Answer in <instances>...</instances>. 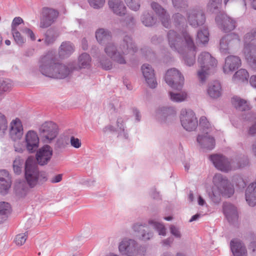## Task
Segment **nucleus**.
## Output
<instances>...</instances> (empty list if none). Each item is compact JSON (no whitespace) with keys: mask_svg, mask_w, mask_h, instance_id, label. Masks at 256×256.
<instances>
[{"mask_svg":"<svg viewBox=\"0 0 256 256\" xmlns=\"http://www.w3.org/2000/svg\"><path fill=\"white\" fill-rule=\"evenodd\" d=\"M148 223L154 228L156 229L160 235H166V230L163 224L154 220H150Z\"/></svg>","mask_w":256,"mask_h":256,"instance_id":"37","label":"nucleus"},{"mask_svg":"<svg viewBox=\"0 0 256 256\" xmlns=\"http://www.w3.org/2000/svg\"><path fill=\"white\" fill-rule=\"evenodd\" d=\"M232 103L236 108L238 110L244 111L250 108L247 102L238 96H234L232 98Z\"/></svg>","mask_w":256,"mask_h":256,"instance_id":"32","label":"nucleus"},{"mask_svg":"<svg viewBox=\"0 0 256 256\" xmlns=\"http://www.w3.org/2000/svg\"><path fill=\"white\" fill-rule=\"evenodd\" d=\"M208 95L212 98H218L222 94V87L220 83L218 81H214L210 84L208 89Z\"/></svg>","mask_w":256,"mask_h":256,"instance_id":"30","label":"nucleus"},{"mask_svg":"<svg viewBox=\"0 0 256 256\" xmlns=\"http://www.w3.org/2000/svg\"><path fill=\"white\" fill-rule=\"evenodd\" d=\"M224 212L228 221L232 219L236 220L238 218V214L236 208L230 204H224Z\"/></svg>","mask_w":256,"mask_h":256,"instance_id":"29","label":"nucleus"},{"mask_svg":"<svg viewBox=\"0 0 256 256\" xmlns=\"http://www.w3.org/2000/svg\"><path fill=\"white\" fill-rule=\"evenodd\" d=\"M134 230L139 234L138 236L144 240H148L152 236V232H148L149 228L146 226L142 224H136L134 226Z\"/></svg>","mask_w":256,"mask_h":256,"instance_id":"28","label":"nucleus"},{"mask_svg":"<svg viewBox=\"0 0 256 256\" xmlns=\"http://www.w3.org/2000/svg\"><path fill=\"white\" fill-rule=\"evenodd\" d=\"M11 180L8 172L6 170H0V192L4 193L10 188Z\"/></svg>","mask_w":256,"mask_h":256,"instance_id":"24","label":"nucleus"},{"mask_svg":"<svg viewBox=\"0 0 256 256\" xmlns=\"http://www.w3.org/2000/svg\"><path fill=\"white\" fill-rule=\"evenodd\" d=\"M152 7L160 16L162 25L166 28H168L170 26V18L169 16L166 14L164 10L156 2L152 3Z\"/></svg>","mask_w":256,"mask_h":256,"instance_id":"25","label":"nucleus"},{"mask_svg":"<svg viewBox=\"0 0 256 256\" xmlns=\"http://www.w3.org/2000/svg\"><path fill=\"white\" fill-rule=\"evenodd\" d=\"M170 96L172 100L178 102L185 100L188 97L187 93L184 91L180 92H170Z\"/></svg>","mask_w":256,"mask_h":256,"instance_id":"35","label":"nucleus"},{"mask_svg":"<svg viewBox=\"0 0 256 256\" xmlns=\"http://www.w3.org/2000/svg\"><path fill=\"white\" fill-rule=\"evenodd\" d=\"M142 20L143 24L147 26H152L155 23L154 20L150 16H144Z\"/></svg>","mask_w":256,"mask_h":256,"instance_id":"48","label":"nucleus"},{"mask_svg":"<svg viewBox=\"0 0 256 256\" xmlns=\"http://www.w3.org/2000/svg\"><path fill=\"white\" fill-rule=\"evenodd\" d=\"M209 33L207 28H204L202 30L199 31L198 32V39L200 42L205 44L207 42L208 40Z\"/></svg>","mask_w":256,"mask_h":256,"instance_id":"39","label":"nucleus"},{"mask_svg":"<svg viewBox=\"0 0 256 256\" xmlns=\"http://www.w3.org/2000/svg\"><path fill=\"white\" fill-rule=\"evenodd\" d=\"M230 248L234 256H246L247 251L242 244L238 240L230 242Z\"/></svg>","mask_w":256,"mask_h":256,"instance_id":"22","label":"nucleus"},{"mask_svg":"<svg viewBox=\"0 0 256 256\" xmlns=\"http://www.w3.org/2000/svg\"><path fill=\"white\" fill-rule=\"evenodd\" d=\"M106 53L113 60L120 64H124L125 60L123 55L132 54L136 51V47L132 43V38L126 36L120 43L118 48H116L110 41L105 44Z\"/></svg>","mask_w":256,"mask_h":256,"instance_id":"2","label":"nucleus"},{"mask_svg":"<svg viewBox=\"0 0 256 256\" xmlns=\"http://www.w3.org/2000/svg\"><path fill=\"white\" fill-rule=\"evenodd\" d=\"M198 203L200 206H203L205 203L204 200L200 196L198 197Z\"/></svg>","mask_w":256,"mask_h":256,"instance_id":"63","label":"nucleus"},{"mask_svg":"<svg viewBox=\"0 0 256 256\" xmlns=\"http://www.w3.org/2000/svg\"><path fill=\"white\" fill-rule=\"evenodd\" d=\"M200 128L203 133L208 134L212 127L206 116H202L200 120Z\"/></svg>","mask_w":256,"mask_h":256,"instance_id":"36","label":"nucleus"},{"mask_svg":"<svg viewBox=\"0 0 256 256\" xmlns=\"http://www.w3.org/2000/svg\"><path fill=\"white\" fill-rule=\"evenodd\" d=\"M246 199L250 206L256 204V182L248 186L246 192Z\"/></svg>","mask_w":256,"mask_h":256,"instance_id":"26","label":"nucleus"},{"mask_svg":"<svg viewBox=\"0 0 256 256\" xmlns=\"http://www.w3.org/2000/svg\"><path fill=\"white\" fill-rule=\"evenodd\" d=\"M248 72L244 69H240L234 74L232 80L235 82H248Z\"/></svg>","mask_w":256,"mask_h":256,"instance_id":"33","label":"nucleus"},{"mask_svg":"<svg viewBox=\"0 0 256 256\" xmlns=\"http://www.w3.org/2000/svg\"><path fill=\"white\" fill-rule=\"evenodd\" d=\"M90 6L95 8H98L102 7L104 2L105 0H88Z\"/></svg>","mask_w":256,"mask_h":256,"instance_id":"47","label":"nucleus"},{"mask_svg":"<svg viewBox=\"0 0 256 256\" xmlns=\"http://www.w3.org/2000/svg\"><path fill=\"white\" fill-rule=\"evenodd\" d=\"M240 42L238 36L234 34H230L223 37L220 42V50L222 52L226 54L230 47Z\"/></svg>","mask_w":256,"mask_h":256,"instance_id":"15","label":"nucleus"},{"mask_svg":"<svg viewBox=\"0 0 256 256\" xmlns=\"http://www.w3.org/2000/svg\"><path fill=\"white\" fill-rule=\"evenodd\" d=\"M11 211V208L9 204L5 202H0V216L2 218L4 217L3 216L10 214Z\"/></svg>","mask_w":256,"mask_h":256,"instance_id":"42","label":"nucleus"},{"mask_svg":"<svg viewBox=\"0 0 256 256\" xmlns=\"http://www.w3.org/2000/svg\"><path fill=\"white\" fill-rule=\"evenodd\" d=\"M23 20L20 17H16L12 20V30H17L16 27L23 22Z\"/></svg>","mask_w":256,"mask_h":256,"instance_id":"52","label":"nucleus"},{"mask_svg":"<svg viewBox=\"0 0 256 256\" xmlns=\"http://www.w3.org/2000/svg\"><path fill=\"white\" fill-rule=\"evenodd\" d=\"M250 249H252L253 252H256V242H254L250 244Z\"/></svg>","mask_w":256,"mask_h":256,"instance_id":"60","label":"nucleus"},{"mask_svg":"<svg viewBox=\"0 0 256 256\" xmlns=\"http://www.w3.org/2000/svg\"><path fill=\"white\" fill-rule=\"evenodd\" d=\"M200 216V214H196L192 217V218L190 220L189 222H192L193 221H194V220H196Z\"/></svg>","mask_w":256,"mask_h":256,"instance_id":"61","label":"nucleus"},{"mask_svg":"<svg viewBox=\"0 0 256 256\" xmlns=\"http://www.w3.org/2000/svg\"><path fill=\"white\" fill-rule=\"evenodd\" d=\"M96 37L100 44H105L112 40L110 32L104 29H98L96 32Z\"/></svg>","mask_w":256,"mask_h":256,"instance_id":"31","label":"nucleus"},{"mask_svg":"<svg viewBox=\"0 0 256 256\" xmlns=\"http://www.w3.org/2000/svg\"><path fill=\"white\" fill-rule=\"evenodd\" d=\"M217 24L226 32L233 30L236 27V22L226 14H220L216 18Z\"/></svg>","mask_w":256,"mask_h":256,"instance_id":"16","label":"nucleus"},{"mask_svg":"<svg viewBox=\"0 0 256 256\" xmlns=\"http://www.w3.org/2000/svg\"><path fill=\"white\" fill-rule=\"evenodd\" d=\"M23 134V126L18 118L13 120L10 123L9 134L13 141L20 140Z\"/></svg>","mask_w":256,"mask_h":256,"instance_id":"14","label":"nucleus"},{"mask_svg":"<svg viewBox=\"0 0 256 256\" xmlns=\"http://www.w3.org/2000/svg\"><path fill=\"white\" fill-rule=\"evenodd\" d=\"M58 12L52 8H44L42 10L40 27L46 28L50 26L56 19Z\"/></svg>","mask_w":256,"mask_h":256,"instance_id":"12","label":"nucleus"},{"mask_svg":"<svg viewBox=\"0 0 256 256\" xmlns=\"http://www.w3.org/2000/svg\"><path fill=\"white\" fill-rule=\"evenodd\" d=\"M53 154L52 148L46 144L40 148L36 154V162L40 166H45L50 160Z\"/></svg>","mask_w":256,"mask_h":256,"instance_id":"13","label":"nucleus"},{"mask_svg":"<svg viewBox=\"0 0 256 256\" xmlns=\"http://www.w3.org/2000/svg\"><path fill=\"white\" fill-rule=\"evenodd\" d=\"M173 242V239L171 238H169L167 240H165L164 241V244L166 245H169L171 243H172Z\"/></svg>","mask_w":256,"mask_h":256,"instance_id":"62","label":"nucleus"},{"mask_svg":"<svg viewBox=\"0 0 256 256\" xmlns=\"http://www.w3.org/2000/svg\"><path fill=\"white\" fill-rule=\"evenodd\" d=\"M70 142L72 146L76 148H80L82 145L80 140L74 136H72L70 138Z\"/></svg>","mask_w":256,"mask_h":256,"instance_id":"51","label":"nucleus"},{"mask_svg":"<svg viewBox=\"0 0 256 256\" xmlns=\"http://www.w3.org/2000/svg\"><path fill=\"white\" fill-rule=\"evenodd\" d=\"M142 70L146 81L151 88H155L157 85L154 70L148 64H144L142 66Z\"/></svg>","mask_w":256,"mask_h":256,"instance_id":"19","label":"nucleus"},{"mask_svg":"<svg viewBox=\"0 0 256 256\" xmlns=\"http://www.w3.org/2000/svg\"><path fill=\"white\" fill-rule=\"evenodd\" d=\"M210 159L218 170L224 172L230 170V162L224 156L220 154H214L210 156Z\"/></svg>","mask_w":256,"mask_h":256,"instance_id":"20","label":"nucleus"},{"mask_svg":"<svg viewBox=\"0 0 256 256\" xmlns=\"http://www.w3.org/2000/svg\"><path fill=\"white\" fill-rule=\"evenodd\" d=\"M21 162L20 159H16L13 163V168L14 172L19 174L21 172Z\"/></svg>","mask_w":256,"mask_h":256,"instance_id":"49","label":"nucleus"},{"mask_svg":"<svg viewBox=\"0 0 256 256\" xmlns=\"http://www.w3.org/2000/svg\"><path fill=\"white\" fill-rule=\"evenodd\" d=\"M54 41V38L53 37L46 36L45 39V42L46 44L48 45L52 44Z\"/></svg>","mask_w":256,"mask_h":256,"instance_id":"56","label":"nucleus"},{"mask_svg":"<svg viewBox=\"0 0 256 256\" xmlns=\"http://www.w3.org/2000/svg\"><path fill=\"white\" fill-rule=\"evenodd\" d=\"M250 83L252 86L256 88V76H251Z\"/></svg>","mask_w":256,"mask_h":256,"instance_id":"57","label":"nucleus"},{"mask_svg":"<svg viewBox=\"0 0 256 256\" xmlns=\"http://www.w3.org/2000/svg\"><path fill=\"white\" fill-rule=\"evenodd\" d=\"M244 54L247 61L256 70V28L247 33L244 38Z\"/></svg>","mask_w":256,"mask_h":256,"instance_id":"6","label":"nucleus"},{"mask_svg":"<svg viewBox=\"0 0 256 256\" xmlns=\"http://www.w3.org/2000/svg\"><path fill=\"white\" fill-rule=\"evenodd\" d=\"M180 118L182 126L188 131L194 130L198 126L197 118L191 110H182Z\"/></svg>","mask_w":256,"mask_h":256,"instance_id":"10","label":"nucleus"},{"mask_svg":"<svg viewBox=\"0 0 256 256\" xmlns=\"http://www.w3.org/2000/svg\"><path fill=\"white\" fill-rule=\"evenodd\" d=\"M26 148L30 154L34 153L40 146V137L34 130H30L26 134L24 138Z\"/></svg>","mask_w":256,"mask_h":256,"instance_id":"11","label":"nucleus"},{"mask_svg":"<svg viewBox=\"0 0 256 256\" xmlns=\"http://www.w3.org/2000/svg\"><path fill=\"white\" fill-rule=\"evenodd\" d=\"M204 135L199 134L197 138L198 142L201 146L208 150L212 149L215 145V141L213 137L204 133Z\"/></svg>","mask_w":256,"mask_h":256,"instance_id":"23","label":"nucleus"},{"mask_svg":"<svg viewBox=\"0 0 256 256\" xmlns=\"http://www.w3.org/2000/svg\"><path fill=\"white\" fill-rule=\"evenodd\" d=\"M8 128V122L6 116L0 112V134H4Z\"/></svg>","mask_w":256,"mask_h":256,"instance_id":"43","label":"nucleus"},{"mask_svg":"<svg viewBox=\"0 0 256 256\" xmlns=\"http://www.w3.org/2000/svg\"><path fill=\"white\" fill-rule=\"evenodd\" d=\"M174 19L177 22L180 20V22H182L184 20V18L182 16L181 14H178L174 16Z\"/></svg>","mask_w":256,"mask_h":256,"instance_id":"59","label":"nucleus"},{"mask_svg":"<svg viewBox=\"0 0 256 256\" xmlns=\"http://www.w3.org/2000/svg\"><path fill=\"white\" fill-rule=\"evenodd\" d=\"M40 70L48 77L54 78H64L70 74V70L64 65L56 63L53 60L44 56L41 60Z\"/></svg>","mask_w":256,"mask_h":256,"instance_id":"3","label":"nucleus"},{"mask_svg":"<svg viewBox=\"0 0 256 256\" xmlns=\"http://www.w3.org/2000/svg\"><path fill=\"white\" fill-rule=\"evenodd\" d=\"M213 182L212 195L210 197L214 202H218L221 196L230 197L234 193L233 186L221 174H215L213 178Z\"/></svg>","mask_w":256,"mask_h":256,"instance_id":"5","label":"nucleus"},{"mask_svg":"<svg viewBox=\"0 0 256 256\" xmlns=\"http://www.w3.org/2000/svg\"><path fill=\"white\" fill-rule=\"evenodd\" d=\"M74 50L73 46L70 42H62L59 50L60 56L65 58L70 55Z\"/></svg>","mask_w":256,"mask_h":256,"instance_id":"34","label":"nucleus"},{"mask_svg":"<svg viewBox=\"0 0 256 256\" xmlns=\"http://www.w3.org/2000/svg\"><path fill=\"white\" fill-rule=\"evenodd\" d=\"M198 62L201 70L198 72V76L203 82L206 76L210 74L217 66L216 60L208 52H202L198 58Z\"/></svg>","mask_w":256,"mask_h":256,"instance_id":"7","label":"nucleus"},{"mask_svg":"<svg viewBox=\"0 0 256 256\" xmlns=\"http://www.w3.org/2000/svg\"><path fill=\"white\" fill-rule=\"evenodd\" d=\"M62 174H58L50 178V182L52 184H55L60 182L62 180Z\"/></svg>","mask_w":256,"mask_h":256,"instance_id":"54","label":"nucleus"},{"mask_svg":"<svg viewBox=\"0 0 256 256\" xmlns=\"http://www.w3.org/2000/svg\"><path fill=\"white\" fill-rule=\"evenodd\" d=\"M108 5L114 13L118 15H124L126 12V8L120 0H110Z\"/></svg>","mask_w":256,"mask_h":256,"instance_id":"27","label":"nucleus"},{"mask_svg":"<svg viewBox=\"0 0 256 256\" xmlns=\"http://www.w3.org/2000/svg\"><path fill=\"white\" fill-rule=\"evenodd\" d=\"M25 178L28 184L32 188L38 182H44L47 180V174L45 172L39 171L35 160L29 156L25 163Z\"/></svg>","mask_w":256,"mask_h":256,"instance_id":"4","label":"nucleus"},{"mask_svg":"<svg viewBox=\"0 0 256 256\" xmlns=\"http://www.w3.org/2000/svg\"><path fill=\"white\" fill-rule=\"evenodd\" d=\"M122 123H123V120L121 118L118 119V120H117L118 126L120 127L121 128L122 126Z\"/></svg>","mask_w":256,"mask_h":256,"instance_id":"64","label":"nucleus"},{"mask_svg":"<svg viewBox=\"0 0 256 256\" xmlns=\"http://www.w3.org/2000/svg\"><path fill=\"white\" fill-rule=\"evenodd\" d=\"M128 6L132 10H136L139 9L140 5L138 0H124Z\"/></svg>","mask_w":256,"mask_h":256,"instance_id":"46","label":"nucleus"},{"mask_svg":"<svg viewBox=\"0 0 256 256\" xmlns=\"http://www.w3.org/2000/svg\"><path fill=\"white\" fill-rule=\"evenodd\" d=\"M119 250L128 256H133L136 253V243L134 240H123L119 245Z\"/></svg>","mask_w":256,"mask_h":256,"instance_id":"18","label":"nucleus"},{"mask_svg":"<svg viewBox=\"0 0 256 256\" xmlns=\"http://www.w3.org/2000/svg\"><path fill=\"white\" fill-rule=\"evenodd\" d=\"M166 82L172 88L180 90L184 83V78L176 68L168 70L166 74Z\"/></svg>","mask_w":256,"mask_h":256,"instance_id":"9","label":"nucleus"},{"mask_svg":"<svg viewBox=\"0 0 256 256\" xmlns=\"http://www.w3.org/2000/svg\"><path fill=\"white\" fill-rule=\"evenodd\" d=\"M241 64V60L236 56H230L225 60L223 69L224 73H229L237 69Z\"/></svg>","mask_w":256,"mask_h":256,"instance_id":"21","label":"nucleus"},{"mask_svg":"<svg viewBox=\"0 0 256 256\" xmlns=\"http://www.w3.org/2000/svg\"><path fill=\"white\" fill-rule=\"evenodd\" d=\"M222 4V0H210L207 5V8L210 11L214 12L220 8Z\"/></svg>","mask_w":256,"mask_h":256,"instance_id":"40","label":"nucleus"},{"mask_svg":"<svg viewBox=\"0 0 256 256\" xmlns=\"http://www.w3.org/2000/svg\"><path fill=\"white\" fill-rule=\"evenodd\" d=\"M188 21L190 25L196 27L202 25L205 22V16L202 10H190L188 14Z\"/></svg>","mask_w":256,"mask_h":256,"instance_id":"17","label":"nucleus"},{"mask_svg":"<svg viewBox=\"0 0 256 256\" xmlns=\"http://www.w3.org/2000/svg\"><path fill=\"white\" fill-rule=\"evenodd\" d=\"M171 233L176 237H180V233L178 230L174 226H171L170 228Z\"/></svg>","mask_w":256,"mask_h":256,"instance_id":"55","label":"nucleus"},{"mask_svg":"<svg viewBox=\"0 0 256 256\" xmlns=\"http://www.w3.org/2000/svg\"><path fill=\"white\" fill-rule=\"evenodd\" d=\"M168 39L170 47L179 53L190 56H184L185 62L190 66L194 62L196 47L192 36L186 32L178 34L174 30H170L168 34Z\"/></svg>","mask_w":256,"mask_h":256,"instance_id":"1","label":"nucleus"},{"mask_svg":"<svg viewBox=\"0 0 256 256\" xmlns=\"http://www.w3.org/2000/svg\"><path fill=\"white\" fill-rule=\"evenodd\" d=\"M27 237L28 236L26 234V233L20 234L16 236L14 239V242L18 246H22L25 243L27 239Z\"/></svg>","mask_w":256,"mask_h":256,"instance_id":"44","label":"nucleus"},{"mask_svg":"<svg viewBox=\"0 0 256 256\" xmlns=\"http://www.w3.org/2000/svg\"><path fill=\"white\" fill-rule=\"evenodd\" d=\"M91 60L89 54L86 53L82 54L79 58L78 62L80 68H84L88 66Z\"/></svg>","mask_w":256,"mask_h":256,"instance_id":"38","label":"nucleus"},{"mask_svg":"<svg viewBox=\"0 0 256 256\" xmlns=\"http://www.w3.org/2000/svg\"><path fill=\"white\" fill-rule=\"evenodd\" d=\"M15 143L14 144V150L16 152H22L26 148L25 144H22L20 142H16V141H14Z\"/></svg>","mask_w":256,"mask_h":256,"instance_id":"50","label":"nucleus"},{"mask_svg":"<svg viewBox=\"0 0 256 256\" xmlns=\"http://www.w3.org/2000/svg\"><path fill=\"white\" fill-rule=\"evenodd\" d=\"M173 4L175 7H181L180 6L182 2V0H172Z\"/></svg>","mask_w":256,"mask_h":256,"instance_id":"58","label":"nucleus"},{"mask_svg":"<svg viewBox=\"0 0 256 256\" xmlns=\"http://www.w3.org/2000/svg\"><path fill=\"white\" fill-rule=\"evenodd\" d=\"M22 32L24 33L27 34L28 36H29L30 38L32 40H36L34 34L30 28H25L22 30Z\"/></svg>","mask_w":256,"mask_h":256,"instance_id":"53","label":"nucleus"},{"mask_svg":"<svg viewBox=\"0 0 256 256\" xmlns=\"http://www.w3.org/2000/svg\"><path fill=\"white\" fill-rule=\"evenodd\" d=\"M12 86V82L9 80H0V90L4 92L8 91L11 88Z\"/></svg>","mask_w":256,"mask_h":256,"instance_id":"45","label":"nucleus"},{"mask_svg":"<svg viewBox=\"0 0 256 256\" xmlns=\"http://www.w3.org/2000/svg\"><path fill=\"white\" fill-rule=\"evenodd\" d=\"M38 132L41 140L44 143L51 144L58 135V126L51 121L46 122L41 124Z\"/></svg>","mask_w":256,"mask_h":256,"instance_id":"8","label":"nucleus"},{"mask_svg":"<svg viewBox=\"0 0 256 256\" xmlns=\"http://www.w3.org/2000/svg\"><path fill=\"white\" fill-rule=\"evenodd\" d=\"M12 32L16 44L19 46H22L26 42V39L21 35L18 30H12Z\"/></svg>","mask_w":256,"mask_h":256,"instance_id":"41","label":"nucleus"}]
</instances>
